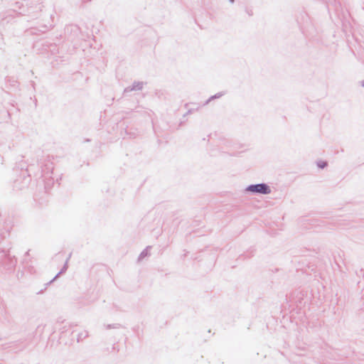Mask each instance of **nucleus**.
I'll list each match as a JSON object with an SVG mask.
<instances>
[{"instance_id": "1", "label": "nucleus", "mask_w": 364, "mask_h": 364, "mask_svg": "<svg viewBox=\"0 0 364 364\" xmlns=\"http://www.w3.org/2000/svg\"><path fill=\"white\" fill-rule=\"evenodd\" d=\"M247 190L250 192L263 194H267L270 193L269 188L264 183L250 186Z\"/></svg>"}, {"instance_id": "4", "label": "nucleus", "mask_w": 364, "mask_h": 364, "mask_svg": "<svg viewBox=\"0 0 364 364\" xmlns=\"http://www.w3.org/2000/svg\"><path fill=\"white\" fill-rule=\"evenodd\" d=\"M320 168H324L326 166V163L324 161H321L318 164Z\"/></svg>"}, {"instance_id": "2", "label": "nucleus", "mask_w": 364, "mask_h": 364, "mask_svg": "<svg viewBox=\"0 0 364 364\" xmlns=\"http://www.w3.org/2000/svg\"><path fill=\"white\" fill-rule=\"evenodd\" d=\"M87 336H88V332L87 331H82L81 332L78 333V334H77V341L79 343V342L83 341Z\"/></svg>"}, {"instance_id": "3", "label": "nucleus", "mask_w": 364, "mask_h": 364, "mask_svg": "<svg viewBox=\"0 0 364 364\" xmlns=\"http://www.w3.org/2000/svg\"><path fill=\"white\" fill-rule=\"evenodd\" d=\"M117 328H119V325L118 324H107L106 326V328L107 329Z\"/></svg>"}]
</instances>
